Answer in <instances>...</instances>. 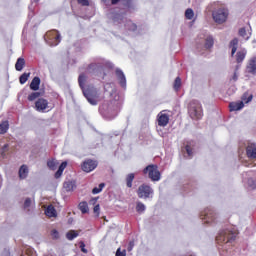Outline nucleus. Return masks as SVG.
Instances as JSON below:
<instances>
[{
  "label": "nucleus",
  "instance_id": "nucleus-33",
  "mask_svg": "<svg viewBox=\"0 0 256 256\" xmlns=\"http://www.w3.org/2000/svg\"><path fill=\"white\" fill-rule=\"evenodd\" d=\"M192 143L193 142H187V144L185 146V150H186L188 157H193V148H191Z\"/></svg>",
  "mask_w": 256,
  "mask_h": 256
},
{
  "label": "nucleus",
  "instance_id": "nucleus-31",
  "mask_svg": "<svg viewBox=\"0 0 256 256\" xmlns=\"http://www.w3.org/2000/svg\"><path fill=\"white\" fill-rule=\"evenodd\" d=\"M41 97L40 92H32L28 95V101H35V99H39Z\"/></svg>",
  "mask_w": 256,
  "mask_h": 256
},
{
  "label": "nucleus",
  "instance_id": "nucleus-6",
  "mask_svg": "<svg viewBox=\"0 0 256 256\" xmlns=\"http://www.w3.org/2000/svg\"><path fill=\"white\" fill-rule=\"evenodd\" d=\"M212 17L215 23H218V25H223V23H225L229 17V10L227 8H219L212 13Z\"/></svg>",
  "mask_w": 256,
  "mask_h": 256
},
{
  "label": "nucleus",
  "instance_id": "nucleus-48",
  "mask_svg": "<svg viewBox=\"0 0 256 256\" xmlns=\"http://www.w3.org/2000/svg\"><path fill=\"white\" fill-rule=\"evenodd\" d=\"M61 175H63V172L60 171V170H57L56 173H55V178L59 179V177H61Z\"/></svg>",
  "mask_w": 256,
  "mask_h": 256
},
{
  "label": "nucleus",
  "instance_id": "nucleus-30",
  "mask_svg": "<svg viewBox=\"0 0 256 256\" xmlns=\"http://www.w3.org/2000/svg\"><path fill=\"white\" fill-rule=\"evenodd\" d=\"M126 28L128 29V31H137V24L133 23V21L129 20L126 23Z\"/></svg>",
  "mask_w": 256,
  "mask_h": 256
},
{
  "label": "nucleus",
  "instance_id": "nucleus-49",
  "mask_svg": "<svg viewBox=\"0 0 256 256\" xmlns=\"http://www.w3.org/2000/svg\"><path fill=\"white\" fill-rule=\"evenodd\" d=\"M26 255H33V249L32 248L26 249Z\"/></svg>",
  "mask_w": 256,
  "mask_h": 256
},
{
  "label": "nucleus",
  "instance_id": "nucleus-13",
  "mask_svg": "<svg viewBox=\"0 0 256 256\" xmlns=\"http://www.w3.org/2000/svg\"><path fill=\"white\" fill-rule=\"evenodd\" d=\"M246 155L248 159H256V144L250 143L246 147Z\"/></svg>",
  "mask_w": 256,
  "mask_h": 256
},
{
  "label": "nucleus",
  "instance_id": "nucleus-34",
  "mask_svg": "<svg viewBox=\"0 0 256 256\" xmlns=\"http://www.w3.org/2000/svg\"><path fill=\"white\" fill-rule=\"evenodd\" d=\"M103 187H105V183H100L98 187L92 189L93 195H97L103 191Z\"/></svg>",
  "mask_w": 256,
  "mask_h": 256
},
{
  "label": "nucleus",
  "instance_id": "nucleus-8",
  "mask_svg": "<svg viewBox=\"0 0 256 256\" xmlns=\"http://www.w3.org/2000/svg\"><path fill=\"white\" fill-rule=\"evenodd\" d=\"M202 221L204 223H207L208 225L211 223H215V219H217V214H215V211L211 208H206L204 211L201 212L200 215Z\"/></svg>",
  "mask_w": 256,
  "mask_h": 256
},
{
  "label": "nucleus",
  "instance_id": "nucleus-43",
  "mask_svg": "<svg viewBox=\"0 0 256 256\" xmlns=\"http://www.w3.org/2000/svg\"><path fill=\"white\" fill-rule=\"evenodd\" d=\"M65 169H67V161L62 162L58 168V170H60L62 173L65 171Z\"/></svg>",
  "mask_w": 256,
  "mask_h": 256
},
{
  "label": "nucleus",
  "instance_id": "nucleus-29",
  "mask_svg": "<svg viewBox=\"0 0 256 256\" xmlns=\"http://www.w3.org/2000/svg\"><path fill=\"white\" fill-rule=\"evenodd\" d=\"M63 188L65 191H73L75 189V184L72 181L64 182Z\"/></svg>",
  "mask_w": 256,
  "mask_h": 256
},
{
  "label": "nucleus",
  "instance_id": "nucleus-42",
  "mask_svg": "<svg viewBox=\"0 0 256 256\" xmlns=\"http://www.w3.org/2000/svg\"><path fill=\"white\" fill-rule=\"evenodd\" d=\"M116 256H127V250L121 251V248H118L116 251Z\"/></svg>",
  "mask_w": 256,
  "mask_h": 256
},
{
  "label": "nucleus",
  "instance_id": "nucleus-36",
  "mask_svg": "<svg viewBox=\"0 0 256 256\" xmlns=\"http://www.w3.org/2000/svg\"><path fill=\"white\" fill-rule=\"evenodd\" d=\"M8 152H9V144H4L0 150L2 157H6Z\"/></svg>",
  "mask_w": 256,
  "mask_h": 256
},
{
  "label": "nucleus",
  "instance_id": "nucleus-5",
  "mask_svg": "<svg viewBox=\"0 0 256 256\" xmlns=\"http://www.w3.org/2000/svg\"><path fill=\"white\" fill-rule=\"evenodd\" d=\"M143 174L148 175L151 181H159L161 179V172L159 167L155 164H150L143 169Z\"/></svg>",
  "mask_w": 256,
  "mask_h": 256
},
{
  "label": "nucleus",
  "instance_id": "nucleus-11",
  "mask_svg": "<svg viewBox=\"0 0 256 256\" xmlns=\"http://www.w3.org/2000/svg\"><path fill=\"white\" fill-rule=\"evenodd\" d=\"M47 107H49V101H47V99H45V98H39L35 102L36 111H45V109H47Z\"/></svg>",
  "mask_w": 256,
  "mask_h": 256
},
{
  "label": "nucleus",
  "instance_id": "nucleus-44",
  "mask_svg": "<svg viewBox=\"0 0 256 256\" xmlns=\"http://www.w3.org/2000/svg\"><path fill=\"white\" fill-rule=\"evenodd\" d=\"M51 237H52V239H59V231H57V230H52L51 231Z\"/></svg>",
  "mask_w": 256,
  "mask_h": 256
},
{
  "label": "nucleus",
  "instance_id": "nucleus-9",
  "mask_svg": "<svg viewBox=\"0 0 256 256\" xmlns=\"http://www.w3.org/2000/svg\"><path fill=\"white\" fill-rule=\"evenodd\" d=\"M99 163L93 159H86L81 164V169L84 173H91V171H95Z\"/></svg>",
  "mask_w": 256,
  "mask_h": 256
},
{
  "label": "nucleus",
  "instance_id": "nucleus-39",
  "mask_svg": "<svg viewBox=\"0 0 256 256\" xmlns=\"http://www.w3.org/2000/svg\"><path fill=\"white\" fill-rule=\"evenodd\" d=\"M239 35L240 37H243L244 39L249 40V36H247V30L245 28L239 29Z\"/></svg>",
  "mask_w": 256,
  "mask_h": 256
},
{
  "label": "nucleus",
  "instance_id": "nucleus-28",
  "mask_svg": "<svg viewBox=\"0 0 256 256\" xmlns=\"http://www.w3.org/2000/svg\"><path fill=\"white\" fill-rule=\"evenodd\" d=\"M214 43H215V41L213 40V38L211 36H208L205 39V44H204L205 49H211V47H213Z\"/></svg>",
  "mask_w": 256,
  "mask_h": 256
},
{
  "label": "nucleus",
  "instance_id": "nucleus-51",
  "mask_svg": "<svg viewBox=\"0 0 256 256\" xmlns=\"http://www.w3.org/2000/svg\"><path fill=\"white\" fill-rule=\"evenodd\" d=\"M128 251H131V248H129Z\"/></svg>",
  "mask_w": 256,
  "mask_h": 256
},
{
  "label": "nucleus",
  "instance_id": "nucleus-41",
  "mask_svg": "<svg viewBox=\"0 0 256 256\" xmlns=\"http://www.w3.org/2000/svg\"><path fill=\"white\" fill-rule=\"evenodd\" d=\"M78 5H81V7H89L90 2L89 0H77Z\"/></svg>",
  "mask_w": 256,
  "mask_h": 256
},
{
  "label": "nucleus",
  "instance_id": "nucleus-32",
  "mask_svg": "<svg viewBox=\"0 0 256 256\" xmlns=\"http://www.w3.org/2000/svg\"><path fill=\"white\" fill-rule=\"evenodd\" d=\"M185 17H186V19H188V20L193 19V17H195V12H193V9H191V8L186 9V11H185Z\"/></svg>",
  "mask_w": 256,
  "mask_h": 256
},
{
  "label": "nucleus",
  "instance_id": "nucleus-7",
  "mask_svg": "<svg viewBox=\"0 0 256 256\" xmlns=\"http://www.w3.org/2000/svg\"><path fill=\"white\" fill-rule=\"evenodd\" d=\"M153 193V188L147 184L140 185L137 190L139 199H151L153 197Z\"/></svg>",
  "mask_w": 256,
  "mask_h": 256
},
{
  "label": "nucleus",
  "instance_id": "nucleus-2",
  "mask_svg": "<svg viewBox=\"0 0 256 256\" xmlns=\"http://www.w3.org/2000/svg\"><path fill=\"white\" fill-rule=\"evenodd\" d=\"M237 238V234L230 230H223L216 236V243L218 245H227V243H233Z\"/></svg>",
  "mask_w": 256,
  "mask_h": 256
},
{
  "label": "nucleus",
  "instance_id": "nucleus-1",
  "mask_svg": "<svg viewBox=\"0 0 256 256\" xmlns=\"http://www.w3.org/2000/svg\"><path fill=\"white\" fill-rule=\"evenodd\" d=\"M85 83H87V75L80 74L78 77V84L82 89L84 97H86L90 105H97V103H99V91L91 85H88L85 88Z\"/></svg>",
  "mask_w": 256,
  "mask_h": 256
},
{
  "label": "nucleus",
  "instance_id": "nucleus-12",
  "mask_svg": "<svg viewBox=\"0 0 256 256\" xmlns=\"http://www.w3.org/2000/svg\"><path fill=\"white\" fill-rule=\"evenodd\" d=\"M157 122L159 127H167V125H169V115L160 112L157 115Z\"/></svg>",
  "mask_w": 256,
  "mask_h": 256
},
{
  "label": "nucleus",
  "instance_id": "nucleus-19",
  "mask_svg": "<svg viewBox=\"0 0 256 256\" xmlns=\"http://www.w3.org/2000/svg\"><path fill=\"white\" fill-rule=\"evenodd\" d=\"M133 181H135V173L127 174L125 178V182H126V187H128V189H131V187H133Z\"/></svg>",
  "mask_w": 256,
  "mask_h": 256
},
{
  "label": "nucleus",
  "instance_id": "nucleus-20",
  "mask_svg": "<svg viewBox=\"0 0 256 256\" xmlns=\"http://www.w3.org/2000/svg\"><path fill=\"white\" fill-rule=\"evenodd\" d=\"M45 215L47 217H57V210H55V206L48 205V207L45 210Z\"/></svg>",
  "mask_w": 256,
  "mask_h": 256
},
{
  "label": "nucleus",
  "instance_id": "nucleus-47",
  "mask_svg": "<svg viewBox=\"0 0 256 256\" xmlns=\"http://www.w3.org/2000/svg\"><path fill=\"white\" fill-rule=\"evenodd\" d=\"M80 249L82 253H87V249L85 248V242L83 241L80 242Z\"/></svg>",
  "mask_w": 256,
  "mask_h": 256
},
{
  "label": "nucleus",
  "instance_id": "nucleus-24",
  "mask_svg": "<svg viewBox=\"0 0 256 256\" xmlns=\"http://www.w3.org/2000/svg\"><path fill=\"white\" fill-rule=\"evenodd\" d=\"M76 237H79V232L77 230H70L66 233V238L68 241H73V239H76Z\"/></svg>",
  "mask_w": 256,
  "mask_h": 256
},
{
  "label": "nucleus",
  "instance_id": "nucleus-21",
  "mask_svg": "<svg viewBox=\"0 0 256 256\" xmlns=\"http://www.w3.org/2000/svg\"><path fill=\"white\" fill-rule=\"evenodd\" d=\"M245 57H247V50H240L236 53V63H241L245 61Z\"/></svg>",
  "mask_w": 256,
  "mask_h": 256
},
{
  "label": "nucleus",
  "instance_id": "nucleus-23",
  "mask_svg": "<svg viewBox=\"0 0 256 256\" xmlns=\"http://www.w3.org/2000/svg\"><path fill=\"white\" fill-rule=\"evenodd\" d=\"M23 67H25V58H18L15 64L16 71H23Z\"/></svg>",
  "mask_w": 256,
  "mask_h": 256
},
{
  "label": "nucleus",
  "instance_id": "nucleus-40",
  "mask_svg": "<svg viewBox=\"0 0 256 256\" xmlns=\"http://www.w3.org/2000/svg\"><path fill=\"white\" fill-rule=\"evenodd\" d=\"M242 100L244 103H251V101H253V95L251 94L247 97V94H244Z\"/></svg>",
  "mask_w": 256,
  "mask_h": 256
},
{
  "label": "nucleus",
  "instance_id": "nucleus-17",
  "mask_svg": "<svg viewBox=\"0 0 256 256\" xmlns=\"http://www.w3.org/2000/svg\"><path fill=\"white\" fill-rule=\"evenodd\" d=\"M243 107H245V104L243 103V101L231 102L229 104L230 111H241V109H243Z\"/></svg>",
  "mask_w": 256,
  "mask_h": 256
},
{
  "label": "nucleus",
  "instance_id": "nucleus-4",
  "mask_svg": "<svg viewBox=\"0 0 256 256\" xmlns=\"http://www.w3.org/2000/svg\"><path fill=\"white\" fill-rule=\"evenodd\" d=\"M44 39L50 47H57L61 43V34L57 30H50L46 33Z\"/></svg>",
  "mask_w": 256,
  "mask_h": 256
},
{
  "label": "nucleus",
  "instance_id": "nucleus-16",
  "mask_svg": "<svg viewBox=\"0 0 256 256\" xmlns=\"http://www.w3.org/2000/svg\"><path fill=\"white\" fill-rule=\"evenodd\" d=\"M41 85V78L38 76L34 77L30 83V89L32 91H39V86Z\"/></svg>",
  "mask_w": 256,
  "mask_h": 256
},
{
  "label": "nucleus",
  "instance_id": "nucleus-25",
  "mask_svg": "<svg viewBox=\"0 0 256 256\" xmlns=\"http://www.w3.org/2000/svg\"><path fill=\"white\" fill-rule=\"evenodd\" d=\"M7 131H9V121L6 120L0 124V135H5Z\"/></svg>",
  "mask_w": 256,
  "mask_h": 256
},
{
  "label": "nucleus",
  "instance_id": "nucleus-27",
  "mask_svg": "<svg viewBox=\"0 0 256 256\" xmlns=\"http://www.w3.org/2000/svg\"><path fill=\"white\" fill-rule=\"evenodd\" d=\"M29 77H31V73L30 72H25L23 73L20 77H19V81L21 85H25V83H27V81H29Z\"/></svg>",
  "mask_w": 256,
  "mask_h": 256
},
{
  "label": "nucleus",
  "instance_id": "nucleus-22",
  "mask_svg": "<svg viewBox=\"0 0 256 256\" xmlns=\"http://www.w3.org/2000/svg\"><path fill=\"white\" fill-rule=\"evenodd\" d=\"M131 1L132 0H111V5H118V3H122L124 7L131 9Z\"/></svg>",
  "mask_w": 256,
  "mask_h": 256
},
{
  "label": "nucleus",
  "instance_id": "nucleus-3",
  "mask_svg": "<svg viewBox=\"0 0 256 256\" xmlns=\"http://www.w3.org/2000/svg\"><path fill=\"white\" fill-rule=\"evenodd\" d=\"M188 113L191 119H201L203 117V107L197 100H192L189 103Z\"/></svg>",
  "mask_w": 256,
  "mask_h": 256
},
{
  "label": "nucleus",
  "instance_id": "nucleus-18",
  "mask_svg": "<svg viewBox=\"0 0 256 256\" xmlns=\"http://www.w3.org/2000/svg\"><path fill=\"white\" fill-rule=\"evenodd\" d=\"M27 175H29V167H27V165H22L19 169V178L27 179Z\"/></svg>",
  "mask_w": 256,
  "mask_h": 256
},
{
  "label": "nucleus",
  "instance_id": "nucleus-15",
  "mask_svg": "<svg viewBox=\"0 0 256 256\" xmlns=\"http://www.w3.org/2000/svg\"><path fill=\"white\" fill-rule=\"evenodd\" d=\"M229 47L231 49V57H234L235 53H237V47H239V39H232L229 43Z\"/></svg>",
  "mask_w": 256,
  "mask_h": 256
},
{
  "label": "nucleus",
  "instance_id": "nucleus-38",
  "mask_svg": "<svg viewBox=\"0 0 256 256\" xmlns=\"http://www.w3.org/2000/svg\"><path fill=\"white\" fill-rule=\"evenodd\" d=\"M136 211L137 213H143V211H145V204L138 202L136 205Z\"/></svg>",
  "mask_w": 256,
  "mask_h": 256
},
{
  "label": "nucleus",
  "instance_id": "nucleus-50",
  "mask_svg": "<svg viewBox=\"0 0 256 256\" xmlns=\"http://www.w3.org/2000/svg\"><path fill=\"white\" fill-rule=\"evenodd\" d=\"M233 79L234 81H237V73H234Z\"/></svg>",
  "mask_w": 256,
  "mask_h": 256
},
{
  "label": "nucleus",
  "instance_id": "nucleus-10",
  "mask_svg": "<svg viewBox=\"0 0 256 256\" xmlns=\"http://www.w3.org/2000/svg\"><path fill=\"white\" fill-rule=\"evenodd\" d=\"M246 71L247 73H250V75H256V56L248 60Z\"/></svg>",
  "mask_w": 256,
  "mask_h": 256
},
{
  "label": "nucleus",
  "instance_id": "nucleus-45",
  "mask_svg": "<svg viewBox=\"0 0 256 256\" xmlns=\"http://www.w3.org/2000/svg\"><path fill=\"white\" fill-rule=\"evenodd\" d=\"M100 209H101V208H100L99 204H97L96 206H94L93 211H94L96 217H99V211H100Z\"/></svg>",
  "mask_w": 256,
  "mask_h": 256
},
{
  "label": "nucleus",
  "instance_id": "nucleus-37",
  "mask_svg": "<svg viewBox=\"0 0 256 256\" xmlns=\"http://www.w3.org/2000/svg\"><path fill=\"white\" fill-rule=\"evenodd\" d=\"M47 165L52 171H55L57 169V162L55 160L48 161Z\"/></svg>",
  "mask_w": 256,
  "mask_h": 256
},
{
  "label": "nucleus",
  "instance_id": "nucleus-46",
  "mask_svg": "<svg viewBox=\"0 0 256 256\" xmlns=\"http://www.w3.org/2000/svg\"><path fill=\"white\" fill-rule=\"evenodd\" d=\"M24 207L27 209V207H31V198H26L24 202Z\"/></svg>",
  "mask_w": 256,
  "mask_h": 256
},
{
  "label": "nucleus",
  "instance_id": "nucleus-14",
  "mask_svg": "<svg viewBox=\"0 0 256 256\" xmlns=\"http://www.w3.org/2000/svg\"><path fill=\"white\" fill-rule=\"evenodd\" d=\"M116 76L118 78V81L121 87H127V79L125 78V74L123 73V70L116 69Z\"/></svg>",
  "mask_w": 256,
  "mask_h": 256
},
{
  "label": "nucleus",
  "instance_id": "nucleus-35",
  "mask_svg": "<svg viewBox=\"0 0 256 256\" xmlns=\"http://www.w3.org/2000/svg\"><path fill=\"white\" fill-rule=\"evenodd\" d=\"M174 90L175 91H179V89H181V78L180 77H177L174 81Z\"/></svg>",
  "mask_w": 256,
  "mask_h": 256
},
{
  "label": "nucleus",
  "instance_id": "nucleus-26",
  "mask_svg": "<svg viewBox=\"0 0 256 256\" xmlns=\"http://www.w3.org/2000/svg\"><path fill=\"white\" fill-rule=\"evenodd\" d=\"M78 207L83 215H85V213H89V204H87V202H80Z\"/></svg>",
  "mask_w": 256,
  "mask_h": 256
}]
</instances>
